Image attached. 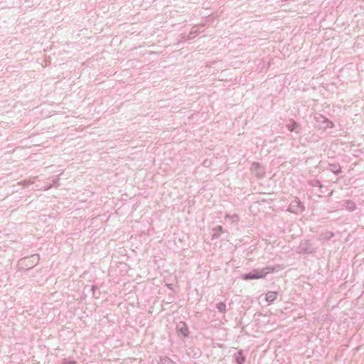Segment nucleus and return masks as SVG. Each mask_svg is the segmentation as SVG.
Returning a JSON list of instances; mask_svg holds the SVG:
<instances>
[{"instance_id":"1","label":"nucleus","mask_w":364,"mask_h":364,"mask_svg":"<svg viewBox=\"0 0 364 364\" xmlns=\"http://www.w3.org/2000/svg\"><path fill=\"white\" fill-rule=\"evenodd\" d=\"M314 119L319 129H326L334 127V124L331 120L321 114H316L314 115Z\"/></svg>"},{"instance_id":"2","label":"nucleus","mask_w":364,"mask_h":364,"mask_svg":"<svg viewBox=\"0 0 364 364\" xmlns=\"http://www.w3.org/2000/svg\"><path fill=\"white\" fill-rule=\"evenodd\" d=\"M297 251L300 254H311L315 252V249L309 240H304L301 241Z\"/></svg>"},{"instance_id":"3","label":"nucleus","mask_w":364,"mask_h":364,"mask_svg":"<svg viewBox=\"0 0 364 364\" xmlns=\"http://www.w3.org/2000/svg\"><path fill=\"white\" fill-rule=\"evenodd\" d=\"M304 210V206L302 203L297 198H295L294 200L290 203L288 210L291 213H294L296 214L300 213L303 212Z\"/></svg>"},{"instance_id":"4","label":"nucleus","mask_w":364,"mask_h":364,"mask_svg":"<svg viewBox=\"0 0 364 364\" xmlns=\"http://www.w3.org/2000/svg\"><path fill=\"white\" fill-rule=\"evenodd\" d=\"M286 127L291 132H294L299 133L301 130L300 126L294 119H290L289 123H288Z\"/></svg>"},{"instance_id":"5","label":"nucleus","mask_w":364,"mask_h":364,"mask_svg":"<svg viewBox=\"0 0 364 364\" xmlns=\"http://www.w3.org/2000/svg\"><path fill=\"white\" fill-rule=\"evenodd\" d=\"M329 170L336 173L338 174L341 173V167L339 164L338 163H329Z\"/></svg>"},{"instance_id":"6","label":"nucleus","mask_w":364,"mask_h":364,"mask_svg":"<svg viewBox=\"0 0 364 364\" xmlns=\"http://www.w3.org/2000/svg\"><path fill=\"white\" fill-rule=\"evenodd\" d=\"M334 236V233L331 231H326L321 233L319 235V240H328Z\"/></svg>"},{"instance_id":"7","label":"nucleus","mask_w":364,"mask_h":364,"mask_svg":"<svg viewBox=\"0 0 364 364\" xmlns=\"http://www.w3.org/2000/svg\"><path fill=\"white\" fill-rule=\"evenodd\" d=\"M263 275L259 273H250L243 277L244 279H255L262 278Z\"/></svg>"},{"instance_id":"8","label":"nucleus","mask_w":364,"mask_h":364,"mask_svg":"<svg viewBox=\"0 0 364 364\" xmlns=\"http://www.w3.org/2000/svg\"><path fill=\"white\" fill-rule=\"evenodd\" d=\"M344 205L346 208L350 211H353L356 208L355 203L352 200H346Z\"/></svg>"},{"instance_id":"9","label":"nucleus","mask_w":364,"mask_h":364,"mask_svg":"<svg viewBox=\"0 0 364 364\" xmlns=\"http://www.w3.org/2000/svg\"><path fill=\"white\" fill-rule=\"evenodd\" d=\"M225 304H218V309H219L221 311H224V310H225Z\"/></svg>"},{"instance_id":"10","label":"nucleus","mask_w":364,"mask_h":364,"mask_svg":"<svg viewBox=\"0 0 364 364\" xmlns=\"http://www.w3.org/2000/svg\"><path fill=\"white\" fill-rule=\"evenodd\" d=\"M187 331H188L187 328H185V331H184V332H183L184 335H186V334H187Z\"/></svg>"},{"instance_id":"11","label":"nucleus","mask_w":364,"mask_h":364,"mask_svg":"<svg viewBox=\"0 0 364 364\" xmlns=\"http://www.w3.org/2000/svg\"><path fill=\"white\" fill-rule=\"evenodd\" d=\"M274 300H275V299H276V294H277V292H276V291H274Z\"/></svg>"}]
</instances>
